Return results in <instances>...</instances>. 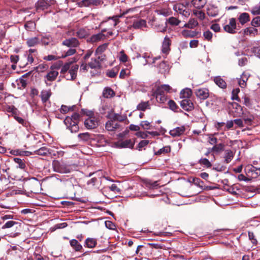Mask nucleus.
I'll return each mask as SVG.
<instances>
[{"mask_svg": "<svg viewBox=\"0 0 260 260\" xmlns=\"http://www.w3.org/2000/svg\"><path fill=\"white\" fill-rule=\"evenodd\" d=\"M146 21L143 19L135 21L133 24V27L135 29H142L146 27Z\"/></svg>", "mask_w": 260, "mask_h": 260, "instance_id": "5701e85b", "label": "nucleus"}, {"mask_svg": "<svg viewBox=\"0 0 260 260\" xmlns=\"http://www.w3.org/2000/svg\"><path fill=\"white\" fill-rule=\"evenodd\" d=\"M15 162L18 164L17 168H19L21 169H24L25 167V164L23 162V161L18 157H15L13 159Z\"/></svg>", "mask_w": 260, "mask_h": 260, "instance_id": "c03bdc74", "label": "nucleus"}, {"mask_svg": "<svg viewBox=\"0 0 260 260\" xmlns=\"http://www.w3.org/2000/svg\"><path fill=\"white\" fill-rule=\"evenodd\" d=\"M119 124L115 121L110 120L105 124L106 129L108 131H114L118 128Z\"/></svg>", "mask_w": 260, "mask_h": 260, "instance_id": "aec40b11", "label": "nucleus"}, {"mask_svg": "<svg viewBox=\"0 0 260 260\" xmlns=\"http://www.w3.org/2000/svg\"><path fill=\"white\" fill-rule=\"evenodd\" d=\"M234 152L231 150H226L224 152V162L226 164L231 162L234 156Z\"/></svg>", "mask_w": 260, "mask_h": 260, "instance_id": "a878e982", "label": "nucleus"}, {"mask_svg": "<svg viewBox=\"0 0 260 260\" xmlns=\"http://www.w3.org/2000/svg\"><path fill=\"white\" fill-rule=\"evenodd\" d=\"M51 94L50 89L43 90L41 92L40 97L43 103H46L49 100Z\"/></svg>", "mask_w": 260, "mask_h": 260, "instance_id": "a211bd4d", "label": "nucleus"}, {"mask_svg": "<svg viewBox=\"0 0 260 260\" xmlns=\"http://www.w3.org/2000/svg\"><path fill=\"white\" fill-rule=\"evenodd\" d=\"M87 114L89 117L84 121V125L88 129H94L99 125V120L96 117L92 116V112H89Z\"/></svg>", "mask_w": 260, "mask_h": 260, "instance_id": "20e7f679", "label": "nucleus"}, {"mask_svg": "<svg viewBox=\"0 0 260 260\" xmlns=\"http://www.w3.org/2000/svg\"><path fill=\"white\" fill-rule=\"evenodd\" d=\"M88 66L91 69H98L100 68V63L97 59H91L90 62L88 63Z\"/></svg>", "mask_w": 260, "mask_h": 260, "instance_id": "c9c22d12", "label": "nucleus"}, {"mask_svg": "<svg viewBox=\"0 0 260 260\" xmlns=\"http://www.w3.org/2000/svg\"><path fill=\"white\" fill-rule=\"evenodd\" d=\"M252 26L256 28L260 26V17L257 16L254 18L251 21Z\"/></svg>", "mask_w": 260, "mask_h": 260, "instance_id": "de8ad7c7", "label": "nucleus"}, {"mask_svg": "<svg viewBox=\"0 0 260 260\" xmlns=\"http://www.w3.org/2000/svg\"><path fill=\"white\" fill-rule=\"evenodd\" d=\"M234 108L236 109V111H235L234 116V117H240L243 114V109L241 107V106L238 104H235L233 105Z\"/></svg>", "mask_w": 260, "mask_h": 260, "instance_id": "f704fd0d", "label": "nucleus"}, {"mask_svg": "<svg viewBox=\"0 0 260 260\" xmlns=\"http://www.w3.org/2000/svg\"><path fill=\"white\" fill-rule=\"evenodd\" d=\"M37 10H43L47 8V3L45 0H39L36 4Z\"/></svg>", "mask_w": 260, "mask_h": 260, "instance_id": "7c9ffc66", "label": "nucleus"}, {"mask_svg": "<svg viewBox=\"0 0 260 260\" xmlns=\"http://www.w3.org/2000/svg\"><path fill=\"white\" fill-rule=\"evenodd\" d=\"M203 36L205 39L208 40V41H211L213 37V34L210 30H208L204 32Z\"/></svg>", "mask_w": 260, "mask_h": 260, "instance_id": "864d4df0", "label": "nucleus"}, {"mask_svg": "<svg viewBox=\"0 0 260 260\" xmlns=\"http://www.w3.org/2000/svg\"><path fill=\"white\" fill-rule=\"evenodd\" d=\"M119 60L122 62H126L127 60V56L124 53L123 51H121L120 52Z\"/></svg>", "mask_w": 260, "mask_h": 260, "instance_id": "69168bd1", "label": "nucleus"}, {"mask_svg": "<svg viewBox=\"0 0 260 260\" xmlns=\"http://www.w3.org/2000/svg\"><path fill=\"white\" fill-rule=\"evenodd\" d=\"M210 28L216 32H219L220 30V26L219 24L217 23L212 24L210 26Z\"/></svg>", "mask_w": 260, "mask_h": 260, "instance_id": "0e129e2a", "label": "nucleus"}, {"mask_svg": "<svg viewBox=\"0 0 260 260\" xmlns=\"http://www.w3.org/2000/svg\"><path fill=\"white\" fill-rule=\"evenodd\" d=\"M148 106V102H142L137 106V109L139 110L145 111Z\"/></svg>", "mask_w": 260, "mask_h": 260, "instance_id": "5fc2aeb1", "label": "nucleus"}, {"mask_svg": "<svg viewBox=\"0 0 260 260\" xmlns=\"http://www.w3.org/2000/svg\"><path fill=\"white\" fill-rule=\"evenodd\" d=\"M243 34L245 36L255 37L258 34V31L256 28L253 26L248 27L243 29Z\"/></svg>", "mask_w": 260, "mask_h": 260, "instance_id": "2eb2a0df", "label": "nucleus"}, {"mask_svg": "<svg viewBox=\"0 0 260 260\" xmlns=\"http://www.w3.org/2000/svg\"><path fill=\"white\" fill-rule=\"evenodd\" d=\"M168 22L171 25L177 26L180 23V21L175 17H171L168 19Z\"/></svg>", "mask_w": 260, "mask_h": 260, "instance_id": "8fccbe9b", "label": "nucleus"}, {"mask_svg": "<svg viewBox=\"0 0 260 260\" xmlns=\"http://www.w3.org/2000/svg\"><path fill=\"white\" fill-rule=\"evenodd\" d=\"M62 45L69 48H76L79 46V41L75 38L66 39L62 42Z\"/></svg>", "mask_w": 260, "mask_h": 260, "instance_id": "9b49d317", "label": "nucleus"}, {"mask_svg": "<svg viewBox=\"0 0 260 260\" xmlns=\"http://www.w3.org/2000/svg\"><path fill=\"white\" fill-rule=\"evenodd\" d=\"M53 170L59 173H68L70 172V167L66 164L54 160L52 162Z\"/></svg>", "mask_w": 260, "mask_h": 260, "instance_id": "7ed1b4c3", "label": "nucleus"}, {"mask_svg": "<svg viewBox=\"0 0 260 260\" xmlns=\"http://www.w3.org/2000/svg\"><path fill=\"white\" fill-rule=\"evenodd\" d=\"M219 10L217 7L210 5L207 8V14L211 17H215L218 14Z\"/></svg>", "mask_w": 260, "mask_h": 260, "instance_id": "6ab92c4d", "label": "nucleus"}, {"mask_svg": "<svg viewBox=\"0 0 260 260\" xmlns=\"http://www.w3.org/2000/svg\"><path fill=\"white\" fill-rule=\"evenodd\" d=\"M16 224H17V222L12 220H10L7 221L4 225H3L2 229H5L10 228Z\"/></svg>", "mask_w": 260, "mask_h": 260, "instance_id": "6e6d98bb", "label": "nucleus"}, {"mask_svg": "<svg viewBox=\"0 0 260 260\" xmlns=\"http://www.w3.org/2000/svg\"><path fill=\"white\" fill-rule=\"evenodd\" d=\"M193 14L197 17L200 20H203L205 18V14L202 11L199 10H194Z\"/></svg>", "mask_w": 260, "mask_h": 260, "instance_id": "4c0bfd02", "label": "nucleus"}, {"mask_svg": "<svg viewBox=\"0 0 260 260\" xmlns=\"http://www.w3.org/2000/svg\"><path fill=\"white\" fill-rule=\"evenodd\" d=\"M79 66L77 64H71L68 74L66 75L68 80H74L76 78Z\"/></svg>", "mask_w": 260, "mask_h": 260, "instance_id": "9d476101", "label": "nucleus"}, {"mask_svg": "<svg viewBox=\"0 0 260 260\" xmlns=\"http://www.w3.org/2000/svg\"><path fill=\"white\" fill-rule=\"evenodd\" d=\"M63 62L62 61H59L55 63L51 67V68H53L54 70L58 71L62 66Z\"/></svg>", "mask_w": 260, "mask_h": 260, "instance_id": "338daca9", "label": "nucleus"}, {"mask_svg": "<svg viewBox=\"0 0 260 260\" xmlns=\"http://www.w3.org/2000/svg\"><path fill=\"white\" fill-rule=\"evenodd\" d=\"M80 115L77 113H74L71 117L68 116L64 120V123L67 128L72 133H76L79 130L78 123Z\"/></svg>", "mask_w": 260, "mask_h": 260, "instance_id": "f257e3e1", "label": "nucleus"}, {"mask_svg": "<svg viewBox=\"0 0 260 260\" xmlns=\"http://www.w3.org/2000/svg\"><path fill=\"white\" fill-rule=\"evenodd\" d=\"M214 81L216 85L221 88H225L226 87V82L219 76L215 77Z\"/></svg>", "mask_w": 260, "mask_h": 260, "instance_id": "2f4dec72", "label": "nucleus"}, {"mask_svg": "<svg viewBox=\"0 0 260 260\" xmlns=\"http://www.w3.org/2000/svg\"><path fill=\"white\" fill-rule=\"evenodd\" d=\"M196 95L202 100L207 99L209 95V91L206 88H199L196 90Z\"/></svg>", "mask_w": 260, "mask_h": 260, "instance_id": "4468645a", "label": "nucleus"}, {"mask_svg": "<svg viewBox=\"0 0 260 260\" xmlns=\"http://www.w3.org/2000/svg\"><path fill=\"white\" fill-rule=\"evenodd\" d=\"M154 96L157 102L159 103H165L168 99L167 95H152Z\"/></svg>", "mask_w": 260, "mask_h": 260, "instance_id": "79ce46f5", "label": "nucleus"}, {"mask_svg": "<svg viewBox=\"0 0 260 260\" xmlns=\"http://www.w3.org/2000/svg\"><path fill=\"white\" fill-rule=\"evenodd\" d=\"M114 94L115 93L113 90L109 87L105 88L103 92V95L106 98H111L114 96Z\"/></svg>", "mask_w": 260, "mask_h": 260, "instance_id": "e433bc0d", "label": "nucleus"}, {"mask_svg": "<svg viewBox=\"0 0 260 260\" xmlns=\"http://www.w3.org/2000/svg\"><path fill=\"white\" fill-rule=\"evenodd\" d=\"M181 107L186 111H190L193 108V104L192 102L188 99H183L180 103Z\"/></svg>", "mask_w": 260, "mask_h": 260, "instance_id": "dca6fc26", "label": "nucleus"}, {"mask_svg": "<svg viewBox=\"0 0 260 260\" xmlns=\"http://www.w3.org/2000/svg\"><path fill=\"white\" fill-rule=\"evenodd\" d=\"M141 126L144 129H148L150 128V122H149L148 121H142L141 122Z\"/></svg>", "mask_w": 260, "mask_h": 260, "instance_id": "774afa93", "label": "nucleus"}, {"mask_svg": "<svg viewBox=\"0 0 260 260\" xmlns=\"http://www.w3.org/2000/svg\"><path fill=\"white\" fill-rule=\"evenodd\" d=\"M131 10H127L120 15H116L113 16L112 17H109L107 20L105 21V23L107 26H109L110 29H112L119 23V18L123 15L127 14Z\"/></svg>", "mask_w": 260, "mask_h": 260, "instance_id": "39448f33", "label": "nucleus"}, {"mask_svg": "<svg viewBox=\"0 0 260 260\" xmlns=\"http://www.w3.org/2000/svg\"><path fill=\"white\" fill-rule=\"evenodd\" d=\"M149 143V141L148 140H142L138 144V149L139 150H142L143 148L147 146Z\"/></svg>", "mask_w": 260, "mask_h": 260, "instance_id": "e2e57ef3", "label": "nucleus"}, {"mask_svg": "<svg viewBox=\"0 0 260 260\" xmlns=\"http://www.w3.org/2000/svg\"><path fill=\"white\" fill-rule=\"evenodd\" d=\"M153 133H154V132H137L136 134V135L137 137H140L141 138L144 139V138H147L148 137V134H152Z\"/></svg>", "mask_w": 260, "mask_h": 260, "instance_id": "4d7b16f0", "label": "nucleus"}, {"mask_svg": "<svg viewBox=\"0 0 260 260\" xmlns=\"http://www.w3.org/2000/svg\"><path fill=\"white\" fill-rule=\"evenodd\" d=\"M198 25L199 23L197 20L194 18H191L189 19L188 22L184 25L183 27L193 29L198 26Z\"/></svg>", "mask_w": 260, "mask_h": 260, "instance_id": "bb28decb", "label": "nucleus"}, {"mask_svg": "<svg viewBox=\"0 0 260 260\" xmlns=\"http://www.w3.org/2000/svg\"><path fill=\"white\" fill-rule=\"evenodd\" d=\"M40 39L38 37H33L27 39L26 44L28 47H34L38 45Z\"/></svg>", "mask_w": 260, "mask_h": 260, "instance_id": "c85d7f7f", "label": "nucleus"}, {"mask_svg": "<svg viewBox=\"0 0 260 260\" xmlns=\"http://www.w3.org/2000/svg\"><path fill=\"white\" fill-rule=\"evenodd\" d=\"M77 36L80 38H84L87 35V32L84 29H79L76 32Z\"/></svg>", "mask_w": 260, "mask_h": 260, "instance_id": "3c124183", "label": "nucleus"}, {"mask_svg": "<svg viewBox=\"0 0 260 260\" xmlns=\"http://www.w3.org/2000/svg\"><path fill=\"white\" fill-rule=\"evenodd\" d=\"M206 0H191L190 1L191 7L193 6L197 9H201L206 5Z\"/></svg>", "mask_w": 260, "mask_h": 260, "instance_id": "412c9836", "label": "nucleus"}, {"mask_svg": "<svg viewBox=\"0 0 260 260\" xmlns=\"http://www.w3.org/2000/svg\"><path fill=\"white\" fill-rule=\"evenodd\" d=\"M47 152L48 150L45 147L41 148L36 151V153L40 155H45Z\"/></svg>", "mask_w": 260, "mask_h": 260, "instance_id": "052dcab7", "label": "nucleus"}, {"mask_svg": "<svg viewBox=\"0 0 260 260\" xmlns=\"http://www.w3.org/2000/svg\"><path fill=\"white\" fill-rule=\"evenodd\" d=\"M135 144L134 141L131 139L124 141L120 140L115 143V145L118 148H133Z\"/></svg>", "mask_w": 260, "mask_h": 260, "instance_id": "1a4fd4ad", "label": "nucleus"}, {"mask_svg": "<svg viewBox=\"0 0 260 260\" xmlns=\"http://www.w3.org/2000/svg\"><path fill=\"white\" fill-rule=\"evenodd\" d=\"M70 244L71 247L76 251H79L82 248V246L76 239L70 240Z\"/></svg>", "mask_w": 260, "mask_h": 260, "instance_id": "cd10ccee", "label": "nucleus"}, {"mask_svg": "<svg viewBox=\"0 0 260 260\" xmlns=\"http://www.w3.org/2000/svg\"><path fill=\"white\" fill-rule=\"evenodd\" d=\"M105 31V29H103L101 32L92 35L90 38L91 42L92 43H95L105 40L106 38V35L103 34V32Z\"/></svg>", "mask_w": 260, "mask_h": 260, "instance_id": "f3484780", "label": "nucleus"}, {"mask_svg": "<svg viewBox=\"0 0 260 260\" xmlns=\"http://www.w3.org/2000/svg\"><path fill=\"white\" fill-rule=\"evenodd\" d=\"M238 20L241 25H244L250 20L249 15L247 13H242L240 14Z\"/></svg>", "mask_w": 260, "mask_h": 260, "instance_id": "b1692460", "label": "nucleus"}, {"mask_svg": "<svg viewBox=\"0 0 260 260\" xmlns=\"http://www.w3.org/2000/svg\"><path fill=\"white\" fill-rule=\"evenodd\" d=\"M199 162L201 165H203L207 168H210L212 166L211 163L207 158H201L199 160Z\"/></svg>", "mask_w": 260, "mask_h": 260, "instance_id": "603ef678", "label": "nucleus"}, {"mask_svg": "<svg viewBox=\"0 0 260 260\" xmlns=\"http://www.w3.org/2000/svg\"><path fill=\"white\" fill-rule=\"evenodd\" d=\"M171 151V147L169 146L164 147L163 148L159 149L157 152H155V155H160L162 153H167Z\"/></svg>", "mask_w": 260, "mask_h": 260, "instance_id": "37998d69", "label": "nucleus"}, {"mask_svg": "<svg viewBox=\"0 0 260 260\" xmlns=\"http://www.w3.org/2000/svg\"><path fill=\"white\" fill-rule=\"evenodd\" d=\"M237 28V23L236 19L234 18H231L229 19L228 24H225L223 26L224 30L230 34L236 33V29Z\"/></svg>", "mask_w": 260, "mask_h": 260, "instance_id": "6e6552de", "label": "nucleus"}, {"mask_svg": "<svg viewBox=\"0 0 260 260\" xmlns=\"http://www.w3.org/2000/svg\"><path fill=\"white\" fill-rule=\"evenodd\" d=\"M82 2L86 6H98L103 3L102 0H83Z\"/></svg>", "mask_w": 260, "mask_h": 260, "instance_id": "c756f323", "label": "nucleus"}, {"mask_svg": "<svg viewBox=\"0 0 260 260\" xmlns=\"http://www.w3.org/2000/svg\"><path fill=\"white\" fill-rule=\"evenodd\" d=\"M191 7L189 0H185L182 3L176 4L174 6V10L178 13L187 18L190 13L189 8Z\"/></svg>", "mask_w": 260, "mask_h": 260, "instance_id": "f03ea898", "label": "nucleus"}, {"mask_svg": "<svg viewBox=\"0 0 260 260\" xmlns=\"http://www.w3.org/2000/svg\"><path fill=\"white\" fill-rule=\"evenodd\" d=\"M75 106L68 107L65 105H62L60 109V112L62 114H66L69 111H73L74 110Z\"/></svg>", "mask_w": 260, "mask_h": 260, "instance_id": "58836bf2", "label": "nucleus"}, {"mask_svg": "<svg viewBox=\"0 0 260 260\" xmlns=\"http://www.w3.org/2000/svg\"><path fill=\"white\" fill-rule=\"evenodd\" d=\"M170 40L167 38L165 37V39L163 41L162 45V52L163 53L166 54H168L170 51Z\"/></svg>", "mask_w": 260, "mask_h": 260, "instance_id": "4be33fe9", "label": "nucleus"}, {"mask_svg": "<svg viewBox=\"0 0 260 260\" xmlns=\"http://www.w3.org/2000/svg\"><path fill=\"white\" fill-rule=\"evenodd\" d=\"M168 105L169 106L170 108L173 111L176 110L178 108L176 104L173 100H170L168 102Z\"/></svg>", "mask_w": 260, "mask_h": 260, "instance_id": "680f3d73", "label": "nucleus"}, {"mask_svg": "<svg viewBox=\"0 0 260 260\" xmlns=\"http://www.w3.org/2000/svg\"><path fill=\"white\" fill-rule=\"evenodd\" d=\"M245 170L247 176L249 177L256 178L260 175V168L248 165L245 167Z\"/></svg>", "mask_w": 260, "mask_h": 260, "instance_id": "423d86ee", "label": "nucleus"}, {"mask_svg": "<svg viewBox=\"0 0 260 260\" xmlns=\"http://www.w3.org/2000/svg\"><path fill=\"white\" fill-rule=\"evenodd\" d=\"M251 13L253 15H257L260 14V6H255L250 10Z\"/></svg>", "mask_w": 260, "mask_h": 260, "instance_id": "13d9d810", "label": "nucleus"}, {"mask_svg": "<svg viewBox=\"0 0 260 260\" xmlns=\"http://www.w3.org/2000/svg\"><path fill=\"white\" fill-rule=\"evenodd\" d=\"M85 243V246L89 248H92L94 247L97 244L96 239L91 238H88L86 239Z\"/></svg>", "mask_w": 260, "mask_h": 260, "instance_id": "473e14b6", "label": "nucleus"}, {"mask_svg": "<svg viewBox=\"0 0 260 260\" xmlns=\"http://www.w3.org/2000/svg\"><path fill=\"white\" fill-rule=\"evenodd\" d=\"M181 35L184 38H193L197 36L198 32L194 30L184 29L181 31Z\"/></svg>", "mask_w": 260, "mask_h": 260, "instance_id": "393cba45", "label": "nucleus"}, {"mask_svg": "<svg viewBox=\"0 0 260 260\" xmlns=\"http://www.w3.org/2000/svg\"><path fill=\"white\" fill-rule=\"evenodd\" d=\"M72 64V62H66L64 65L62 64L61 67V69L60 71L61 74H64L67 73V72L69 70L70 68V67Z\"/></svg>", "mask_w": 260, "mask_h": 260, "instance_id": "09e8293b", "label": "nucleus"}, {"mask_svg": "<svg viewBox=\"0 0 260 260\" xmlns=\"http://www.w3.org/2000/svg\"><path fill=\"white\" fill-rule=\"evenodd\" d=\"M78 137L81 141H87L90 139V135L88 133H80Z\"/></svg>", "mask_w": 260, "mask_h": 260, "instance_id": "ea45409f", "label": "nucleus"}, {"mask_svg": "<svg viewBox=\"0 0 260 260\" xmlns=\"http://www.w3.org/2000/svg\"><path fill=\"white\" fill-rule=\"evenodd\" d=\"M108 44L105 43L100 46H99L95 51V55H98L101 54L103 52H104L108 47Z\"/></svg>", "mask_w": 260, "mask_h": 260, "instance_id": "a19ab883", "label": "nucleus"}, {"mask_svg": "<svg viewBox=\"0 0 260 260\" xmlns=\"http://www.w3.org/2000/svg\"><path fill=\"white\" fill-rule=\"evenodd\" d=\"M58 75V72L56 70H54L53 68H51L50 70L48 71L47 75L45 76V78L46 80L45 82L46 84H47V81H54L57 76Z\"/></svg>", "mask_w": 260, "mask_h": 260, "instance_id": "f8f14e48", "label": "nucleus"}, {"mask_svg": "<svg viewBox=\"0 0 260 260\" xmlns=\"http://www.w3.org/2000/svg\"><path fill=\"white\" fill-rule=\"evenodd\" d=\"M185 131V127L184 126L182 125L171 129L169 134L173 137H179L184 133Z\"/></svg>", "mask_w": 260, "mask_h": 260, "instance_id": "ddd939ff", "label": "nucleus"}, {"mask_svg": "<svg viewBox=\"0 0 260 260\" xmlns=\"http://www.w3.org/2000/svg\"><path fill=\"white\" fill-rule=\"evenodd\" d=\"M171 89V87L167 84L158 86L155 89L152 90V95H166L165 93L170 92Z\"/></svg>", "mask_w": 260, "mask_h": 260, "instance_id": "0eeeda50", "label": "nucleus"}, {"mask_svg": "<svg viewBox=\"0 0 260 260\" xmlns=\"http://www.w3.org/2000/svg\"><path fill=\"white\" fill-rule=\"evenodd\" d=\"M224 145L222 143L217 144L213 147L212 151L217 153L220 152L224 150Z\"/></svg>", "mask_w": 260, "mask_h": 260, "instance_id": "49530a36", "label": "nucleus"}, {"mask_svg": "<svg viewBox=\"0 0 260 260\" xmlns=\"http://www.w3.org/2000/svg\"><path fill=\"white\" fill-rule=\"evenodd\" d=\"M76 52L75 48H70L67 51L64 52L61 56V57L65 58L67 56H71L74 54Z\"/></svg>", "mask_w": 260, "mask_h": 260, "instance_id": "a18cd8bd", "label": "nucleus"}, {"mask_svg": "<svg viewBox=\"0 0 260 260\" xmlns=\"http://www.w3.org/2000/svg\"><path fill=\"white\" fill-rule=\"evenodd\" d=\"M192 94L191 90L189 88L183 89L180 92V98L188 99Z\"/></svg>", "mask_w": 260, "mask_h": 260, "instance_id": "72a5a7b5", "label": "nucleus"}, {"mask_svg": "<svg viewBox=\"0 0 260 260\" xmlns=\"http://www.w3.org/2000/svg\"><path fill=\"white\" fill-rule=\"evenodd\" d=\"M52 41V38L50 36H45L43 37L41 41L43 44L45 45H47L49 44L50 42H51Z\"/></svg>", "mask_w": 260, "mask_h": 260, "instance_id": "bf43d9fd", "label": "nucleus"}]
</instances>
